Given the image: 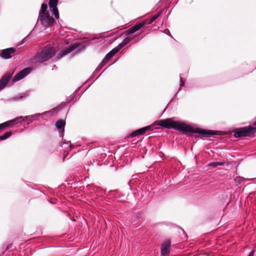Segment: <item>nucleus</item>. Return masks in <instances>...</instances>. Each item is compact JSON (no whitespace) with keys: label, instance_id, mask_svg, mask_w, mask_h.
<instances>
[{"label":"nucleus","instance_id":"f257e3e1","mask_svg":"<svg viewBox=\"0 0 256 256\" xmlns=\"http://www.w3.org/2000/svg\"><path fill=\"white\" fill-rule=\"evenodd\" d=\"M159 125L168 129H174L185 134H199L202 137L204 138H210L215 134V132L212 130H207L200 128L194 130L191 126L183 122L174 121L172 118L160 120L159 122Z\"/></svg>","mask_w":256,"mask_h":256},{"label":"nucleus","instance_id":"f03ea898","mask_svg":"<svg viewBox=\"0 0 256 256\" xmlns=\"http://www.w3.org/2000/svg\"><path fill=\"white\" fill-rule=\"evenodd\" d=\"M56 52L54 47H48L43 48L38 52L36 56V60L40 62H43L52 58Z\"/></svg>","mask_w":256,"mask_h":256},{"label":"nucleus","instance_id":"7ed1b4c3","mask_svg":"<svg viewBox=\"0 0 256 256\" xmlns=\"http://www.w3.org/2000/svg\"><path fill=\"white\" fill-rule=\"evenodd\" d=\"M86 48V45H82L80 43L76 42L66 48H64L57 55L58 58L60 59L68 54L76 50V52H80Z\"/></svg>","mask_w":256,"mask_h":256},{"label":"nucleus","instance_id":"20e7f679","mask_svg":"<svg viewBox=\"0 0 256 256\" xmlns=\"http://www.w3.org/2000/svg\"><path fill=\"white\" fill-rule=\"evenodd\" d=\"M256 132V128L252 126L244 127L238 129L234 134L236 138L251 136Z\"/></svg>","mask_w":256,"mask_h":256},{"label":"nucleus","instance_id":"39448f33","mask_svg":"<svg viewBox=\"0 0 256 256\" xmlns=\"http://www.w3.org/2000/svg\"><path fill=\"white\" fill-rule=\"evenodd\" d=\"M40 22L41 24L45 28L50 26L55 22L54 19L49 14L38 16L37 23Z\"/></svg>","mask_w":256,"mask_h":256},{"label":"nucleus","instance_id":"423d86ee","mask_svg":"<svg viewBox=\"0 0 256 256\" xmlns=\"http://www.w3.org/2000/svg\"><path fill=\"white\" fill-rule=\"evenodd\" d=\"M32 68L30 67L26 68L18 73L16 74L13 77L12 80L14 82H18L25 78L32 71Z\"/></svg>","mask_w":256,"mask_h":256},{"label":"nucleus","instance_id":"0eeeda50","mask_svg":"<svg viewBox=\"0 0 256 256\" xmlns=\"http://www.w3.org/2000/svg\"><path fill=\"white\" fill-rule=\"evenodd\" d=\"M58 4V0H49L48 5L50 8L53 14L56 19L59 18V12L56 6Z\"/></svg>","mask_w":256,"mask_h":256},{"label":"nucleus","instance_id":"6e6552de","mask_svg":"<svg viewBox=\"0 0 256 256\" xmlns=\"http://www.w3.org/2000/svg\"><path fill=\"white\" fill-rule=\"evenodd\" d=\"M170 244V240H166L163 242L161 246V254L162 256H165L169 254Z\"/></svg>","mask_w":256,"mask_h":256},{"label":"nucleus","instance_id":"1a4fd4ad","mask_svg":"<svg viewBox=\"0 0 256 256\" xmlns=\"http://www.w3.org/2000/svg\"><path fill=\"white\" fill-rule=\"evenodd\" d=\"M66 122L62 120H59L56 123V126L58 130L60 136L62 138L64 136V126Z\"/></svg>","mask_w":256,"mask_h":256},{"label":"nucleus","instance_id":"9d476101","mask_svg":"<svg viewBox=\"0 0 256 256\" xmlns=\"http://www.w3.org/2000/svg\"><path fill=\"white\" fill-rule=\"evenodd\" d=\"M151 128L152 127L150 126H146L139 128L138 130H134V132H131L130 134V138H134V137H135V136H139V135L143 134L146 132L150 130Z\"/></svg>","mask_w":256,"mask_h":256},{"label":"nucleus","instance_id":"9b49d317","mask_svg":"<svg viewBox=\"0 0 256 256\" xmlns=\"http://www.w3.org/2000/svg\"><path fill=\"white\" fill-rule=\"evenodd\" d=\"M12 78L10 73H6L0 80V90H2L8 84Z\"/></svg>","mask_w":256,"mask_h":256},{"label":"nucleus","instance_id":"f8f14e48","mask_svg":"<svg viewBox=\"0 0 256 256\" xmlns=\"http://www.w3.org/2000/svg\"><path fill=\"white\" fill-rule=\"evenodd\" d=\"M15 52V49L12 48L3 50L0 54V56L3 58L8 59L11 58V54Z\"/></svg>","mask_w":256,"mask_h":256},{"label":"nucleus","instance_id":"ddd939ff","mask_svg":"<svg viewBox=\"0 0 256 256\" xmlns=\"http://www.w3.org/2000/svg\"><path fill=\"white\" fill-rule=\"evenodd\" d=\"M22 118H23L22 116H20L18 117H16L15 118L6 121L2 123V124H4V128H6L8 126H13L17 124L19 122V120H22Z\"/></svg>","mask_w":256,"mask_h":256},{"label":"nucleus","instance_id":"4468645a","mask_svg":"<svg viewBox=\"0 0 256 256\" xmlns=\"http://www.w3.org/2000/svg\"><path fill=\"white\" fill-rule=\"evenodd\" d=\"M46 113V112H44V113H38L32 115L23 116V118H22V120H28V124H29L30 123L32 122L35 118L44 115Z\"/></svg>","mask_w":256,"mask_h":256},{"label":"nucleus","instance_id":"2eb2a0df","mask_svg":"<svg viewBox=\"0 0 256 256\" xmlns=\"http://www.w3.org/2000/svg\"><path fill=\"white\" fill-rule=\"evenodd\" d=\"M29 92H26L24 93L19 94L18 96L12 98L14 100H20L27 98L29 95Z\"/></svg>","mask_w":256,"mask_h":256},{"label":"nucleus","instance_id":"dca6fc26","mask_svg":"<svg viewBox=\"0 0 256 256\" xmlns=\"http://www.w3.org/2000/svg\"><path fill=\"white\" fill-rule=\"evenodd\" d=\"M47 8H48L47 4H42L41 5L40 10L39 12V16L44 15V14H48V12H47V11H46Z\"/></svg>","mask_w":256,"mask_h":256},{"label":"nucleus","instance_id":"f3484780","mask_svg":"<svg viewBox=\"0 0 256 256\" xmlns=\"http://www.w3.org/2000/svg\"><path fill=\"white\" fill-rule=\"evenodd\" d=\"M244 180V178L241 176H236L234 178V184L236 186H238Z\"/></svg>","mask_w":256,"mask_h":256},{"label":"nucleus","instance_id":"a211bd4d","mask_svg":"<svg viewBox=\"0 0 256 256\" xmlns=\"http://www.w3.org/2000/svg\"><path fill=\"white\" fill-rule=\"evenodd\" d=\"M12 134V132H7L4 134L0 136V141L5 140L10 136Z\"/></svg>","mask_w":256,"mask_h":256},{"label":"nucleus","instance_id":"6ab92c4d","mask_svg":"<svg viewBox=\"0 0 256 256\" xmlns=\"http://www.w3.org/2000/svg\"><path fill=\"white\" fill-rule=\"evenodd\" d=\"M224 164L225 163L224 162H212L208 164V166H211L212 168H216L218 166H224Z\"/></svg>","mask_w":256,"mask_h":256},{"label":"nucleus","instance_id":"aec40b11","mask_svg":"<svg viewBox=\"0 0 256 256\" xmlns=\"http://www.w3.org/2000/svg\"><path fill=\"white\" fill-rule=\"evenodd\" d=\"M161 14H162V11H160L158 14H156L152 16L150 18V22H148V24H152L154 21L156 20L158 18H159V16H160Z\"/></svg>","mask_w":256,"mask_h":256},{"label":"nucleus","instance_id":"412c9836","mask_svg":"<svg viewBox=\"0 0 256 256\" xmlns=\"http://www.w3.org/2000/svg\"><path fill=\"white\" fill-rule=\"evenodd\" d=\"M145 24H146V22L143 21L142 22H140L136 24L134 26H133V27L134 28L135 30L137 32Z\"/></svg>","mask_w":256,"mask_h":256},{"label":"nucleus","instance_id":"4be33fe9","mask_svg":"<svg viewBox=\"0 0 256 256\" xmlns=\"http://www.w3.org/2000/svg\"><path fill=\"white\" fill-rule=\"evenodd\" d=\"M136 32V31L135 30L133 26H132L130 28L126 30L124 34L126 36H128V35L131 34H134V32Z\"/></svg>","mask_w":256,"mask_h":256},{"label":"nucleus","instance_id":"5701e85b","mask_svg":"<svg viewBox=\"0 0 256 256\" xmlns=\"http://www.w3.org/2000/svg\"><path fill=\"white\" fill-rule=\"evenodd\" d=\"M114 54L112 52H108L105 56L104 60H105L106 62L110 60L112 57H113Z\"/></svg>","mask_w":256,"mask_h":256},{"label":"nucleus","instance_id":"b1692460","mask_svg":"<svg viewBox=\"0 0 256 256\" xmlns=\"http://www.w3.org/2000/svg\"><path fill=\"white\" fill-rule=\"evenodd\" d=\"M132 38H130V36H127L123 40L122 42H124V44L126 45L130 41H131L132 40Z\"/></svg>","mask_w":256,"mask_h":256},{"label":"nucleus","instance_id":"393cba45","mask_svg":"<svg viewBox=\"0 0 256 256\" xmlns=\"http://www.w3.org/2000/svg\"><path fill=\"white\" fill-rule=\"evenodd\" d=\"M106 62L105 60L103 59V60L102 61V62L98 66V68L102 69Z\"/></svg>","mask_w":256,"mask_h":256},{"label":"nucleus","instance_id":"a878e982","mask_svg":"<svg viewBox=\"0 0 256 256\" xmlns=\"http://www.w3.org/2000/svg\"><path fill=\"white\" fill-rule=\"evenodd\" d=\"M180 88L181 87H182L183 86H184V82L182 80L181 74H180Z\"/></svg>","mask_w":256,"mask_h":256},{"label":"nucleus","instance_id":"bb28decb","mask_svg":"<svg viewBox=\"0 0 256 256\" xmlns=\"http://www.w3.org/2000/svg\"><path fill=\"white\" fill-rule=\"evenodd\" d=\"M74 96L73 95L70 96L68 99V102H70L74 100Z\"/></svg>","mask_w":256,"mask_h":256},{"label":"nucleus","instance_id":"cd10ccee","mask_svg":"<svg viewBox=\"0 0 256 256\" xmlns=\"http://www.w3.org/2000/svg\"><path fill=\"white\" fill-rule=\"evenodd\" d=\"M110 52H112L114 55L118 52V50H117V48H114Z\"/></svg>","mask_w":256,"mask_h":256},{"label":"nucleus","instance_id":"c85d7f7f","mask_svg":"<svg viewBox=\"0 0 256 256\" xmlns=\"http://www.w3.org/2000/svg\"><path fill=\"white\" fill-rule=\"evenodd\" d=\"M164 34H166L167 35L170 36V33L168 28H166V30H164Z\"/></svg>","mask_w":256,"mask_h":256},{"label":"nucleus","instance_id":"c756f323","mask_svg":"<svg viewBox=\"0 0 256 256\" xmlns=\"http://www.w3.org/2000/svg\"><path fill=\"white\" fill-rule=\"evenodd\" d=\"M256 250L254 249L252 250L250 252L248 256H254V254H255Z\"/></svg>","mask_w":256,"mask_h":256},{"label":"nucleus","instance_id":"7c9ffc66","mask_svg":"<svg viewBox=\"0 0 256 256\" xmlns=\"http://www.w3.org/2000/svg\"><path fill=\"white\" fill-rule=\"evenodd\" d=\"M28 36H26V37H25L21 42V44H22L26 40H28Z\"/></svg>","mask_w":256,"mask_h":256},{"label":"nucleus","instance_id":"2f4dec72","mask_svg":"<svg viewBox=\"0 0 256 256\" xmlns=\"http://www.w3.org/2000/svg\"><path fill=\"white\" fill-rule=\"evenodd\" d=\"M119 47L122 48L124 46H126L125 44H124V42L122 41L121 43H120L119 44H118Z\"/></svg>","mask_w":256,"mask_h":256},{"label":"nucleus","instance_id":"473e14b6","mask_svg":"<svg viewBox=\"0 0 256 256\" xmlns=\"http://www.w3.org/2000/svg\"><path fill=\"white\" fill-rule=\"evenodd\" d=\"M5 129L4 124H0V130H2Z\"/></svg>","mask_w":256,"mask_h":256},{"label":"nucleus","instance_id":"72a5a7b5","mask_svg":"<svg viewBox=\"0 0 256 256\" xmlns=\"http://www.w3.org/2000/svg\"><path fill=\"white\" fill-rule=\"evenodd\" d=\"M12 246V244H8V246H6V250H9L11 248Z\"/></svg>","mask_w":256,"mask_h":256},{"label":"nucleus","instance_id":"f704fd0d","mask_svg":"<svg viewBox=\"0 0 256 256\" xmlns=\"http://www.w3.org/2000/svg\"><path fill=\"white\" fill-rule=\"evenodd\" d=\"M63 144H70V147L72 148V144H70V141H68V142L64 141L63 142Z\"/></svg>","mask_w":256,"mask_h":256},{"label":"nucleus","instance_id":"c9c22d12","mask_svg":"<svg viewBox=\"0 0 256 256\" xmlns=\"http://www.w3.org/2000/svg\"><path fill=\"white\" fill-rule=\"evenodd\" d=\"M116 48H117V50H118V52L122 48H121L119 47L118 46H117L116 47Z\"/></svg>","mask_w":256,"mask_h":256},{"label":"nucleus","instance_id":"e433bc0d","mask_svg":"<svg viewBox=\"0 0 256 256\" xmlns=\"http://www.w3.org/2000/svg\"><path fill=\"white\" fill-rule=\"evenodd\" d=\"M98 72L96 71V70H94V72H93L92 75H93V76L96 75L97 73H98Z\"/></svg>","mask_w":256,"mask_h":256},{"label":"nucleus","instance_id":"4c0bfd02","mask_svg":"<svg viewBox=\"0 0 256 256\" xmlns=\"http://www.w3.org/2000/svg\"><path fill=\"white\" fill-rule=\"evenodd\" d=\"M100 69H101V68H98V67L96 68V71L99 72V70H100Z\"/></svg>","mask_w":256,"mask_h":256},{"label":"nucleus","instance_id":"58836bf2","mask_svg":"<svg viewBox=\"0 0 256 256\" xmlns=\"http://www.w3.org/2000/svg\"><path fill=\"white\" fill-rule=\"evenodd\" d=\"M100 69H101V68H98V67L96 68V71L99 72V70H100Z\"/></svg>","mask_w":256,"mask_h":256},{"label":"nucleus","instance_id":"ea45409f","mask_svg":"<svg viewBox=\"0 0 256 256\" xmlns=\"http://www.w3.org/2000/svg\"><path fill=\"white\" fill-rule=\"evenodd\" d=\"M60 106H58V108H56V110H60Z\"/></svg>","mask_w":256,"mask_h":256},{"label":"nucleus","instance_id":"a19ab883","mask_svg":"<svg viewBox=\"0 0 256 256\" xmlns=\"http://www.w3.org/2000/svg\"><path fill=\"white\" fill-rule=\"evenodd\" d=\"M80 88H78L76 90V92L79 90L80 89Z\"/></svg>","mask_w":256,"mask_h":256},{"label":"nucleus","instance_id":"79ce46f5","mask_svg":"<svg viewBox=\"0 0 256 256\" xmlns=\"http://www.w3.org/2000/svg\"><path fill=\"white\" fill-rule=\"evenodd\" d=\"M101 74H102V73H101L100 74V75H98V78H99V77L100 76H101Z\"/></svg>","mask_w":256,"mask_h":256},{"label":"nucleus","instance_id":"37998d69","mask_svg":"<svg viewBox=\"0 0 256 256\" xmlns=\"http://www.w3.org/2000/svg\"><path fill=\"white\" fill-rule=\"evenodd\" d=\"M101 74H102V73H101L100 74V75H98V78H99V77L100 76H101Z\"/></svg>","mask_w":256,"mask_h":256},{"label":"nucleus","instance_id":"c03bdc74","mask_svg":"<svg viewBox=\"0 0 256 256\" xmlns=\"http://www.w3.org/2000/svg\"><path fill=\"white\" fill-rule=\"evenodd\" d=\"M101 74H102V73H101L100 74V75H98V78H99V77L100 76H101Z\"/></svg>","mask_w":256,"mask_h":256},{"label":"nucleus","instance_id":"a18cd8bd","mask_svg":"<svg viewBox=\"0 0 256 256\" xmlns=\"http://www.w3.org/2000/svg\"><path fill=\"white\" fill-rule=\"evenodd\" d=\"M101 74H102V73H101L100 74V75H98V78H99V77L100 76H101Z\"/></svg>","mask_w":256,"mask_h":256},{"label":"nucleus","instance_id":"49530a36","mask_svg":"<svg viewBox=\"0 0 256 256\" xmlns=\"http://www.w3.org/2000/svg\"><path fill=\"white\" fill-rule=\"evenodd\" d=\"M254 125H256V122H254Z\"/></svg>","mask_w":256,"mask_h":256},{"label":"nucleus","instance_id":"de8ad7c7","mask_svg":"<svg viewBox=\"0 0 256 256\" xmlns=\"http://www.w3.org/2000/svg\"><path fill=\"white\" fill-rule=\"evenodd\" d=\"M77 100V98H76L75 100H74V101H75V100Z\"/></svg>","mask_w":256,"mask_h":256},{"label":"nucleus","instance_id":"09e8293b","mask_svg":"<svg viewBox=\"0 0 256 256\" xmlns=\"http://www.w3.org/2000/svg\"><path fill=\"white\" fill-rule=\"evenodd\" d=\"M77 100V98H76L75 100H74V101H75V100Z\"/></svg>","mask_w":256,"mask_h":256}]
</instances>
